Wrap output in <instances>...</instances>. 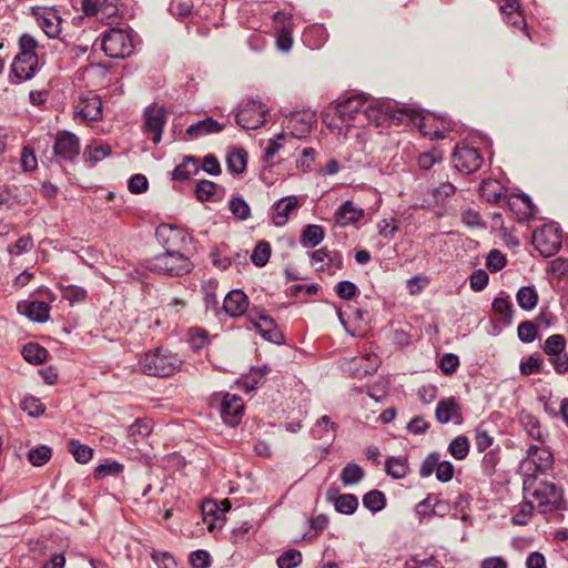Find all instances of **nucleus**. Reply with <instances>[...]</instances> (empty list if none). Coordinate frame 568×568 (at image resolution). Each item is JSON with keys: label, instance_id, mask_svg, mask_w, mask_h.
<instances>
[{"label": "nucleus", "instance_id": "obj_52", "mask_svg": "<svg viewBox=\"0 0 568 568\" xmlns=\"http://www.w3.org/2000/svg\"><path fill=\"white\" fill-rule=\"evenodd\" d=\"M538 334V327L532 321H525L518 325L517 336L525 344L532 343Z\"/></svg>", "mask_w": 568, "mask_h": 568}, {"label": "nucleus", "instance_id": "obj_45", "mask_svg": "<svg viewBox=\"0 0 568 568\" xmlns=\"http://www.w3.org/2000/svg\"><path fill=\"white\" fill-rule=\"evenodd\" d=\"M229 209L240 221H245L251 216V207L242 196H233L229 201Z\"/></svg>", "mask_w": 568, "mask_h": 568}, {"label": "nucleus", "instance_id": "obj_30", "mask_svg": "<svg viewBox=\"0 0 568 568\" xmlns=\"http://www.w3.org/2000/svg\"><path fill=\"white\" fill-rule=\"evenodd\" d=\"M200 171L199 161L194 155H186L182 163L175 166L172 171V180L185 181L191 176L197 174Z\"/></svg>", "mask_w": 568, "mask_h": 568}, {"label": "nucleus", "instance_id": "obj_16", "mask_svg": "<svg viewBox=\"0 0 568 568\" xmlns=\"http://www.w3.org/2000/svg\"><path fill=\"white\" fill-rule=\"evenodd\" d=\"M231 508V504L227 499L221 501V504L214 500H205L202 504V516L203 521L207 525V529L212 531L215 528H221L225 521V513Z\"/></svg>", "mask_w": 568, "mask_h": 568}, {"label": "nucleus", "instance_id": "obj_62", "mask_svg": "<svg viewBox=\"0 0 568 568\" xmlns=\"http://www.w3.org/2000/svg\"><path fill=\"white\" fill-rule=\"evenodd\" d=\"M20 163L24 172H32L37 169L38 162L34 154V150L32 148H22Z\"/></svg>", "mask_w": 568, "mask_h": 568}, {"label": "nucleus", "instance_id": "obj_22", "mask_svg": "<svg viewBox=\"0 0 568 568\" xmlns=\"http://www.w3.org/2000/svg\"><path fill=\"white\" fill-rule=\"evenodd\" d=\"M298 205V201L295 196H284L277 200L271 206V214L273 224L277 227L286 225L290 219V214Z\"/></svg>", "mask_w": 568, "mask_h": 568}, {"label": "nucleus", "instance_id": "obj_35", "mask_svg": "<svg viewBox=\"0 0 568 568\" xmlns=\"http://www.w3.org/2000/svg\"><path fill=\"white\" fill-rule=\"evenodd\" d=\"M21 354L28 363L34 365L45 362L49 355L48 351L43 346L32 342L27 343L23 346Z\"/></svg>", "mask_w": 568, "mask_h": 568}, {"label": "nucleus", "instance_id": "obj_56", "mask_svg": "<svg viewBox=\"0 0 568 568\" xmlns=\"http://www.w3.org/2000/svg\"><path fill=\"white\" fill-rule=\"evenodd\" d=\"M334 291L339 298L345 301H351L359 293V290L355 283L347 280L338 282L335 285Z\"/></svg>", "mask_w": 568, "mask_h": 568}, {"label": "nucleus", "instance_id": "obj_33", "mask_svg": "<svg viewBox=\"0 0 568 568\" xmlns=\"http://www.w3.org/2000/svg\"><path fill=\"white\" fill-rule=\"evenodd\" d=\"M491 308L495 314L499 315V321L509 326L513 323L514 306L509 297H496L493 301Z\"/></svg>", "mask_w": 568, "mask_h": 568}, {"label": "nucleus", "instance_id": "obj_5", "mask_svg": "<svg viewBox=\"0 0 568 568\" xmlns=\"http://www.w3.org/2000/svg\"><path fill=\"white\" fill-rule=\"evenodd\" d=\"M544 354L558 375L568 373L567 341L561 334L548 336L541 345Z\"/></svg>", "mask_w": 568, "mask_h": 568}, {"label": "nucleus", "instance_id": "obj_37", "mask_svg": "<svg viewBox=\"0 0 568 568\" xmlns=\"http://www.w3.org/2000/svg\"><path fill=\"white\" fill-rule=\"evenodd\" d=\"M39 70V65H30V64H20L18 65V71H13V62L10 67V72L8 75V81L10 84H20L24 81L31 80Z\"/></svg>", "mask_w": 568, "mask_h": 568}, {"label": "nucleus", "instance_id": "obj_38", "mask_svg": "<svg viewBox=\"0 0 568 568\" xmlns=\"http://www.w3.org/2000/svg\"><path fill=\"white\" fill-rule=\"evenodd\" d=\"M83 106L80 109L79 114L85 120L97 121L102 116V102L98 97H92L82 100Z\"/></svg>", "mask_w": 568, "mask_h": 568}, {"label": "nucleus", "instance_id": "obj_2", "mask_svg": "<svg viewBox=\"0 0 568 568\" xmlns=\"http://www.w3.org/2000/svg\"><path fill=\"white\" fill-rule=\"evenodd\" d=\"M145 267L172 277H180L193 270L191 260L176 248H166L163 253L145 260Z\"/></svg>", "mask_w": 568, "mask_h": 568}, {"label": "nucleus", "instance_id": "obj_23", "mask_svg": "<svg viewBox=\"0 0 568 568\" xmlns=\"http://www.w3.org/2000/svg\"><path fill=\"white\" fill-rule=\"evenodd\" d=\"M50 305L43 301H30L18 304V311L36 323H45L50 318Z\"/></svg>", "mask_w": 568, "mask_h": 568}, {"label": "nucleus", "instance_id": "obj_55", "mask_svg": "<svg viewBox=\"0 0 568 568\" xmlns=\"http://www.w3.org/2000/svg\"><path fill=\"white\" fill-rule=\"evenodd\" d=\"M507 264V258L504 253H501L499 250H491L486 258V267L489 272L496 273L500 270H503Z\"/></svg>", "mask_w": 568, "mask_h": 568}, {"label": "nucleus", "instance_id": "obj_24", "mask_svg": "<svg viewBox=\"0 0 568 568\" xmlns=\"http://www.w3.org/2000/svg\"><path fill=\"white\" fill-rule=\"evenodd\" d=\"M38 26L49 38H57L61 32V18L53 9H42L34 12Z\"/></svg>", "mask_w": 568, "mask_h": 568}, {"label": "nucleus", "instance_id": "obj_63", "mask_svg": "<svg viewBox=\"0 0 568 568\" xmlns=\"http://www.w3.org/2000/svg\"><path fill=\"white\" fill-rule=\"evenodd\" d=\"M459 366V357L453 353H446L439 361V368L446 375H450L457 371Z\"/></svg>", "mask_w": 568, "mask_h": 568}, {"label": "nucleus", "instance_id": "obj_54", "mask_svg": "<svg viewBox=\"0 0 568 568\" xmlns=\"http://www.w3.org/2000/svg\"><path fill=\"white\" fill-rule=\"evenodd\" d=\"M50 458L51 448L44 445L31 449L28 454L29 462L36 467L43 466Z\"/></svg>", "mask_w": 568, "mask_h": 568}, {"label": "nucleus", "instance_id": "obj_41", "mask_svg": "<svg viewBox=\"0 0 568 568\" xmlns=\"http://www.w3.org/2000/svg\"><path fill=\"white\" fill-rule=\"evenodd\" d=\"M444 152L433 146L430 150L423 152L417 158V165L422 171L430 170L436 163L442 162Z\"/></svg>", "mask_w": 568, "mask_h": 568}, {"label": "nucleus", "instance_id": "obj_36", "mask_svg": "<svg viewBox=\"0 0 568 568\" xmlns=\"http://www.w3.org/2000/svg\"><path fill=\"white\" fill-rule=\"evenodd\" d=\"M58 288L61 292V296L63 300L68 301L70 305H74L77 303H82L88 297V292L84 287L69 284L63 285L61 283L58 284Z\"/></svg>", "mask_w": 568, "mask_h": 568}, {"label": "nucleus", "instance_id": "obj_58", "mask_svg": "<svg viewBox=\"0 0 568 568\" xmlns=\"http://www.w3.org/2000/svg\"><path fill=\"white\" fill-rule=\"evenodd\" d=\"M369 355H367L366 357H362V358H354L351 363H349V372L352 373V375L356 376V377H365L367 375H372L374 374L377 368H378V365H372L369 368H362V364H364L365 362H368L369 361Z\"/></svg>", "mask_w": 568, "mask_h": 568}, {"label": "nucleus", "instance_id": "obj_48", "mask_svg": "<svg viewBox=\"0 0 568 568\" xmlns=\"http://www.w3.org/2000/svg\"><path fill=\"white\" fill-rule=\"evenodd\" d=\"M271 256V245L266 241H261L256 244L251 255L253 264L257 267L264 266Z\"/></svg>", "mask_w": 568, "mask_h": 568}, {"label": "nucleus", "instance_id": "obj_8", "mask_svg": "<svg viewBox=\"0 0 568 568\" xmlns=\"http://www.w3.org/2000/svg\"><path fill=\"white\" fill-rule=\"evenodd\" d=\"M452 156L454 168L464 174L478 171L484 161L479 150L466 143L456 144Z\"/></svg>", "mask_w": 568, "mask_h": 568}, {"label": "nucleus", "instance_id": "obj_14", "mask_svg": "<svg viewBox=\"0 0 568 568\" xmlns=\"http://www.w3.org/2000/svg\"><path fill=\"white\" fill-rule=\"evenodd\" d=\"M244 410L245 405L241 396L230 393L224 395L220 414L225 426H239Z\"/></svg>", "mask_w": 568, "mask_h": 568}, {"label": "nucleus", "instance_id": "obj_4", "mask_svg": "<svg viewBox=\"0 0 568 568\" xmlns=\"http://www.w3.org/2000/svg\"><path fill=\"white\" fill-rule=\"evenodd\" d=\"M101 48L111 59H124L133 52L131 36L119 28H110L101 34Z\"/></svg>", "mask_w": 568, "mask_h": 568}, {"label": "nucleus", "instance_id": "obj_17", "mask_svg": "<svg viewBox=\"0 0 568 568\" xmlns=\"http://www.w3.org/2000/svg\"><path fill=\"white\" fill-rule=\"evenodd\" d=\"M158 242L166 248H175L184 243L189 236L185 229L175 224H160L155 230Z\"/></svg>", "mask_w": 568, "mask_h": 568}, {"label": "nucleus", "instance_id": "obj_20", "mask_svg": "<svg viewBox=\"0 0 568 568\" xmlns=\"http://www.w3.org/2000/svg\"><path fill=\"white\" fill-rule=\"evenodd\" d=\"M435 415L437 422L440 424H447L452 422L455 425H460L463 423L459 403L454 397L439 400L435 410Z\"/></svg>", "mask_w": 568, "mask_h": 568}, {"label": "nucleus", "instance_id": "obj_26", "mask_svg": "<svg viewBox=\"0 0 568 568\" xmlns=\"http://www.w3.org/2000/svg\"><path fill=\"white\" fill-rule=\"evenodd\" d=\"M253 327L267 342L276 345H282L285 343L284 334L278 328L275 320L268 315L261 317V321H257V324H255Z\"/></svg>", "mask_w": 568, "mask_h": 568}, {"label": "nucleus", "instance_id": "obj_42", "mask_svg": "<svg viewBox=\"0 0 568 568\" xmlns=\"http://www.w3.org/2000/svg\"><path fill=\"white\" fill-rule=\"evenodd\" d=\"M536 506L532 504V500L525 499L521 504H519L514 510H513V517L511 521L514 525L524 526L526 525L529 519L532 516L534 508Z\"/></svg>", "mask_w": 568, "mask_h": 568}, {"label": "nucleus", "instance_id": "obj_59", "mask_svg": "<svg viewBox=\"0 0 568 568\" xmlns=\"http://www.w3.org/2000/svg\"><path fill=\"white\" fill-rule=\"evenodd\" d=\"M302 562V554L295 549L283 552L277 558L278 568H295Z\"/></svg>", "mask_w": 568, "mask_h": 568}, {"label": "nucleus", "instance_id": "obj_44", "mask_svg": "<svg viewBox=\"0 0 568 568\" xmlns=\"http://www.w3.org/2000/svg\"><path fill=\"white\" fill-rule=\"evenodd\" d=\"M69 452L74 459L80 464H87L92 459L93 449L87 445L81 444L77 439H71L68 444Z\"/></svg>", "mask_w": 568, "mask_h": 568}, {"label": "nucleus", "instance_id": "obj_1", "mask_svg": "<svg viewBox=\"0 0 568 568\" xmlns=\"http://www.w3.org/2000/svg\"><path fill=\"white\" fill-rule=\"evenodd\" d=\"M183 358L165 347H155L142 354L139 368L142 374L151 377L166 378L181 371Z\"/></svg>", "mask_w": 568, "mask_h": 568}, {"label": "nucleus", "instance_id": "obj_11", "mask_svg": "<svg viewBox=\"0 0 568 568\" xmlns=\"http://www.w3.org/2000/svg\"><path fill=\"white\" fill-rule=\"evenodd\" d=\"M166 120V109L164 106L151 104L144 109L143 129L145 133L153 134L152 141L154 144L160 143Z\"/></svg>", "mask_w": 568, "mask_h": 568}, {"label": "nucleus", "instance_id": "obj_40", "mask_svg": "<svg viewBox=\"0 0 568 568\" xmlns=\"http://www.w3.org/2000/svg\"><path fill=\"white\" fill-rule=\"evenodd\" d=\"M271 372L267 365L252 367L245 376V385L250 390L256 389L266 382V376Z\"/></svg>", "mask_w": 568, "mask_h": 568}, {"label": "nucleus", "instance_id": "obj_6", "mask_svg": "<svg viewBox=\"0 0 568 568\" xmlns=\"http://www.w3.org/2000/svg\"><path fill=\"white\" fill-rule=\"evenodd\" d=\"M52 149L55 163H73L80 155V139L70 131H58L54 135ZM51 162H53V160H51Z\"/></svg>", "mask_w": 568, "mask_h": 568}, {"label": "nucleus", "instance_id": "obj_61", "mask_svg": "<svg viewBox=\"0 0 568 568\" xmlns=\"http://www.w3.org/2000/svg\"><path fill=\"white\" fill-rule=\"evenodd\" d=\"M21 409L32 417L40 416L44 413V406L40 399L33 396L26 397L21 402Z\"/></svg>", "mask_w": 568, "mask_h": 568}, {"label": "nucleus", "instance_id": "obj_39", "mask_svg": "<svg viewBox=\"0 0 568 568\" xmlns=\"http://www.w3.org/2000/svg\"><path fill=\"white\" fill-rule=\"evenodd\" d=\"M519 307L525 311L532 310L538 303V294L534 286H521L516 294Z\"/></svg>", "mask_w": 568, "mask_h": 568}, {"label": "nucleus", "instance_id": "obj_19", "mask_svg": "<svg viewBox=\"0 0 568 568\" xmlns=\"http://www.w3.org/2000/svg\"><path fill=\"white\" fill-rule=\"evenodd\" d=\"M250 306L247 295L239 288L230 291L223 301L222 311L230 317L237 318L246 314Z\"/></svg>", "mask_w": 568, "mask_h": 568}, {"label": "nucleus", "instance_id": "obj_47", "mask_svg": "<svg viewBox=\"0 0 568 568\" xmlns=\"http://www.w3.org/2000/svg\"><path fill=\"white\" fill-rule=\"evenodd\" d=\"M363 476V469L357 464L349 463L342 469L341 480L344 485L348 486L359 483Z\"/></svg>", "mask_w": 568, "mask_h": 568}, {"label": "nucleus", "instance_id": "obj_10", "mask_svg": "<svg viewBox=\"0 0 568 568\" xmlns=\"http://www.w3.org/2000/svg\"><path fill=\"white\" fill-rule=\"evenodd\" d=\"M265 121L264 105L258 101L246 102L235 115V122L244 130H256Z\"/></svg>", "mask_w": 568, "mask_h": 568}, {"label": "nucleus", "instance_id": "obj_46", "mask_svg": "<svg viewBox=\"0 0 568 568\" xmlns=\"http://www.w3.org/2000/svg\"><path fill=\"white\" fill-rule=\"evenodd\" d=\"M334 505L338 513L351 515L357 509L358 500L354 495L343 494L334 498Z\"/></svg>", "mask_w": 568, "mask_h": 568}, {"label": "nucleus", "instance_id": "obj_51", "mask_svg": "<svg viewBox=\"0 0 568 568\" xmlns=\"http://www.w3.org/2000/svg\"><path fill=\"white\" fill-rule=\"evenodd\" d=\"M386 473L396 478H404L408 474V465L405 460L398 458H388L385 463Z\"/></svg>", "mask_w": 568, "mask_h": 568}, {"label": "nucleus", "instance_id": "obj_29", "mask_svg": "<svg viewBox=\"0 0 568 568\" xmlns=\"http://www.w3.org/2000/svg\"><path fill=\"white\" fill-rule=\"evenodd\" d=\"M325 232L323 226L317 224H308L303 227L300 242L305 248L316 247L324 240Z\"/></svg>", "mask_w": 568, "mask_h": 568}, {"label": "nucleus", "instance_id": "obj_43", "mask_svg": "<svg viewBox=\"0 0 568 568\" xmlns=\"http://www.w3.org/2000/svg\"><path fill=\"white\" fill-rule=\"evenodd\" d=\"M544 359L537 355L531 354L524 358L519 364V372L523 376L542 373Z\"/></svg>", "mask_w": 568, "mask_h": 568}, {"label": "nucleus", "instance_id": "obj_18", "mask_svg": "<svg viewBox=\"0 0 568 568\" xmlns=\"http://www.w3.org/2000/svg\"><path fill=\"white\" fill-rule=\"evenodd\" d=\"M334 109L335 114L349 126V121L354 120L356 115L363 114V110L365 109L364 99L361 95H351L346 99H338Z\"/></svg>", "mask_w": 568, "mask_h": 568}, {"label": "nucleus", "instance_id": "obj_21", "mask_svg": "<svg viewBox=\"0 0 568 568\" xmlns=\"http://www.w3.org/2000/svg\"><path fill=\"white\" fill-rule=\"evenodd\" d=\"M505 202L508 209L516 215L518 222L529 221L534 217L535 206L527 194L510 195Z\"/></svg>", "mask_w": 568, "mask_h": 568}, {"label": "nucleus", "instance_id": "obj_7", "mask_svg": "<svg viewBox=\"0 0 568 568\" xmlns=\"http://www.w3.org/2000/svg\"><path fill=\"white\" fill-rule=\"evenodd\" d=\"M532 244L542 256H554L561 248L560 231L554 225H542L534 231Z\"/></svg>", "mask_w": 568, "mask_h": 568}, {"label": "nucleus", "instance_id": "obj_28", "mask_svg": "<svg viewBox=\"0 0 568 568\" xmlns=\"http://www.w3.org/2000/svg\"><path fill=\"white\" fill-rule=\"evenodd\" d=\"M364 216V210L357 207L351 200H347L338 206L335 211L334 217L336 224L339 226H348L362 220Z\"/></svg>", "mask_w": 568, "mask_h": 568}, {"label": "nucleus", "instance_id": "obj_32", "mask_svg": "<svg viewBox=\"0 0 568 568\" xmlns=\"http://www.w3.org/2000/svg\"><path fill=\"white\" fill-rule=\"evenodd\" d=\"M112 153V149L108 143L93 141L87 145L83 152L84 160L93 165Z\"/></svg>", "mask_w": 568, "mask_h": 568}, {"label": "nucleus", "instance_id": "obj_25", "mask_svg": "<svg viewBox=\"0 0 568 568\" xmlns=\"http://www.w3.org/2000/svg\"><path fill=\"white\" fill-rule=\"evenodd\" d=\"M225 193V189L217 183L210 180H200L194 189V194L197 201L204 202H220Z\"/></svg>", "mask_w": 568, "mask_h": 568}, {"label": "nucleus", "instance_id": "obj_50", "mask_svg": "<svg viewBox=\"0 0 568 568\" xmlns=\"http://www.w3.org/2000/svg\"><path fill=\"white\" fill-rule=\"evenodd\" d=\"M448 450L450 455L458 459L463 460L467 457L469 453V443L467 437L465 436H458L448 446Z\"/></svg>", "mask_w": 568, "mask_h": 568}, {"label": "nucleus", "instance_id": "obj_34", "mask_svg": "<svg viewBox=\"0 0 568 568\" xmlns=\"http://www.w3.org/2000/svg\"><path fill=\"white\" fill-rule=\"evenodd\" d=\"M501 190L503 187L497 181L489 180L481 183L479 193L487 202L499 204L508 197L503 194Z\"/></svg>", "mask_w": 568, "mask_h": 568}, {"label": "nucleus", "instance_id": "obj_31", "mask_svg": "<svg viewBox=\"0 0 568 568\" xmlns=\"http://www.w3.org/2000/svg\"><path fill=\"white\" fill-rule=\"evenodd\" d=\"M247 159V152L242 148L230 152L226 156V168L229 172L234 175H242L245 173Z\"/></svg>", "mask_w": 568, "mask_h": 568}, {"label": "nucleus", "instance_id": "obj_27", "mask_svg": "<svg viewBox=\"0 0 568 568\" xmlns=\"http://www.w3.org/2000/svg\"><path fill=\"white\" fill-rule=\"evenodd\" d=\"M225 129V124L220 123L211 116H206L195 123H192L186 129V135L191 140L202 138L207 134L219 133Z\"/></svg>", "mask_w": 568, "mask_h": 568}, {"label": "nucleus", "instance_id": "obj_53", "mask_svg": "<svg viewBox=\"0 0 568 568\" xmlns=\"http://www.w3.org/2000/svg\"><path fill=\"white\" fill-rule=\"evenodd\" d=\"M363 504L366 508L376 513L385 507L386 500L382 491L372 490L365 494V496L363 497Z\"/></svg>", "mask_w": 568, "mask_h": 568}, {"label": "nucleus", "instance_id": "obj_15", "mask_svg": "<svg viewBox=\"0 0 568 568\" xmlns=\"http://www.w3.org/2000/svg\"><path fill=\"white\" fill-rule=\"evenodd\" d=\"M527 454V458L521 464V468L526 471L534 469L537 473H545L552 465V454L544 446L531 445Z\"/></svg>", "mask_w": 568, "mask_h": 568}, {"label": "nucleus", "instance_id": "obj_9", "mask_svg": "<svg viewBox=\"0 0 568 568\" xmlns=\"http://www.w3.org/2000/svg\"><path fill=\"white\" fill-rule=\"evenodd\" d=\"M119 0H82V10L88 17H95L106 24L119 17Z\"/></svg>", "mask_w": 568, "mask_h": 568}, {"label": "nucleus", "instance_id": "obj_49", "mask_svg": "<svg viewBox=\"0 0 568 568\" xmlns=\"http://www.w3.org/2000/svg\"><path fill=\"white\" fill-rule=\"evenodd\" d=\"M189 338L193 351H200L209 345V333L202 327H191Z\"/></svg>", "mask_w": 568, "mask_h": 568}, {"label": "nucleus", "instance_id": "obj_60", "mask_svg": "<svg viewBox=\"0 0 568 568\" xmlns=\"http://www.w3.org/2000/svg\"><path fill=\"white\" fill-rule=\"evenodd\" d=\"M192 0H172L170 3V12L180 19L189 17L192 13Z\"/></svg>", "mask_w": 568, "mask_h": 568}, {"label": "nucleus", "instance_id": "obj_64", "mask_svg": "<svg viewBox=\"0 0 568 568\" xmlns=\"http://www.w3.org/2000/svg\"><path fill=\"white\" fill-rule=\"evenodd\" d=\"M149 187V181L143 174H134L130 178L128 189L132 194H141Z\"/></svg>", "mask_w": 568, "mask_h": 568}, {"label": "nucleus", "instance_id": "obj_12", "mask_svg": "<svg viewBox=\"0 0 568 568\" xmlns=\"http://www.w3.org/2000/svg\"><path fill=\"white\" fill-rule=\"evenodd\" d=\"M285 123L293 138L304 139L316 123V113L311 110L294 111L286 115Z\"/></svg>", "mask_w": 568, "mask_h": 568}, {"label": "nucleus", "instance_id": "obj_3", "mask_svg": "<svg viewBox=\"0 0 568 568\" xmlns=\"http://www.w3.org/2000/svg\"><path fill=\"white\" fill-rule=\"evenodd\" d=\"M524 493L525 499L532 500L542 514L558 509L562 501L561 490L552 483L527 478L524 481Z\"/></svg>", "mask_w": 568, "mask_h": 568}, {"label": "nucleus", "instance_id": "obj_13", "mask_svg": "<svg viewBox=\"0 0 568 568\" xmlns=\"http://www.w3.org/2000/svg\"><path fill=\"white\" fill-rule=\"evenodd\" d=\"M363 115L374 122L376 126L383 125L388 119L404 122L406 120L414 121L416 112L408 109H398L392 111H383L382 108L368 105L363 110Z\"/></svg>", "mask_w": 568, "mask_h": 568}, {"label": "nucleus", "instance_id": "obj_57", "mask_svg": "<svg viewBox=\"0 0 568 568\" xmlns=\"http://www.w3.org/2000/svg\"><path fill=\"white\" fill-rule=\"evenodd\" d=\"M344 267V257L339 251H328L326 264L321 266L322 271H327L328 274H335L337 270Z\"/></svg>", "mask_w": 568, "mask_h": 568}]
</instances>
